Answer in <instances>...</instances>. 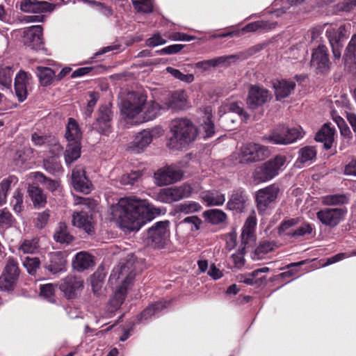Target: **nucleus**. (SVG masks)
<instances>
[{
  "mask_svg": "<svg viewBox=\"0 0 356 356\" xmlns=\"http://www.w3.org/2000/svg\"><path fill=\"white\" fill-rule=\"evenodd\" d=\"M228 110L231 112L237 113L244 120H247L249 117L243 108L237 102H232L229 104L228 105Z\"/></svg>",
  "mask_w": 356,
  "mask_h": 356,
  "instance_id": "64",
  "label": "nucleus"
},
{
  "mask_svg": "<svg viewBox=\"0 0 356 356\" xmlns=\"http://www.w3.org/2000/svg\"><path fill=\"white\" fill-rule=\"evenodd\" d=\"M202 220L197 216H192L185 218L181 221L180 224H186L188 225L191 231H197L200 229Z\"/></svg>",
  "mask_w": 356,
  "mask_h": 356,
  "instance_id": "62",
  "label": "nucleus"
},
{
  "mask_svg": "<svg viewBox=\"0 0 356 356\" xmlns=\"http://www.w3.org/2000/svg\"><path fill=\"white\" fill-rule=\"evenodd\" d=\"M170 134L168 147L172 149H181L195 140L197 129L190 120L177 118L170 124Z\"/></svg>",
  "mask_w": 356,
  "mask_h": 356,
  "instance_id": "3",
  "label": "nucleus"
},
{
  "mask_svg": "<svg viewBox=\"0 0 356 356\" xmlns=\"http://www.w3.org/2000/svg\"><path fill=\"white\" fill-rule=\"evenodd\" d=\"M356 56V33L354 34L346 48L343 57L346 61L352 60Z\"/></svg>",
  "mask_w": 356,
  "mask_h": 356,
  "instance_id": "59",
  "label": "nucleus"
},
{
  "mask_svg": "<svg viewBox=\"0 0 356 356\" xmlns=\"http://www.w3.org/2000/svg\"><path fill=\"white\" fill-rule=\"evenodd\" d=\"M269 99L268 91L258 86H251L249 89L247 104L250 108L254 109L262 106Z\"/></svg>",
  "mask_w": 356,
  "mask_h": 356,
  "instance_id": "21",
  "label": "nucleus"
},
{
  "mask_svg": "<svg viewBox=\"0 0 356 356\" xmlns=\"http://www.w3.org/2000/svg\"><path fill=\"white\" fill-rule=\"evenodd\" d=\"M348 28H350V24L341 25L337 29H328L326 31V35L329 41L330 39H333V42L340 43V41L347 36Z\"/></svg>",
  "mask_w": 356,
  "mask_h": 356,
  "instance_id": "39",
  "label": "nucleus"
},
{
  "mask_svg": "<svg viewBox=\"0 0 356 356\" xmlns=\"http://www.w3.org/2000/svg\"><path fill=\"white\" fill-rule=\"evenodd\" d=\"M19 275L18 263L13 258H9L4 271L0 277V286L5 290L11 289Z\"/></svg>",
  "mask_w": 356,
  "mask_h": 356,
  "instance_id": "19",
  "label": "nucleus"
},
{
  "mask_svg": "<svg viewBox=\"0 0 356 356\" xmlns=\"http://www.w3.org/2000/svg\"><path fill=\"white\" fill-rule=\"evenodd\" d=\"M286 157L277 155L273 159L257 166L252 173L255 183L260 184L271 180L285 168Z\"/></svg>",
  "mask_w": 356,
  "mask_h": 356,
  "instance_id": "6",
  "label": "nucleus"
},
{
  "mask_svg": "<svg viewBox=\"0 0 356 356\" xmlns=\"http://www.w3.org/2000/svg\"><path fill=\"white\" fill-rule=\"evenodd\" d=\"M257 225V218L254 213L251 214L246 219L241 232L242 245H247L255 240V228Z\"/></svg>",
  "mask_w": 356,
  "mask_h": 356,
  "instance_id": "25",
  "label": "nucleus"
},
{
  "mask_svg": "<svg viewBox=\"0 0 356 356\" xmlns=\"http://www.w3.org/2000/svg\"><path fill=\"white\" fill-rule=\"evenodd\" d=\"M81 156L80 141L69 142L65 152V161L67 165H71Z\"/></svg>",
  "mask_w": 356,
  "mask_h": 356,
  "instance_id": "36",
  "label": "nucleus"
},
{
  "mask_svg": "<svg viewBox=\"0 0 356 356\" xmlns=\"http://www.w3.org/2000/svg\"><path fill=\"white\" fill-rule=\"evenodd\" d=\"M316 152L313 147L307 146L299 150L298 160L300 163H307L316 158Z\"/></svg>",
  "mask_w": 356,
  "mask_h": 356,
  "instance_id": "51",
  "label": "nucleus"
},
{
  "mask_svg": "<svg viewBox=\"0 0 356 356\" xmlns=\"http://www.w3.org/2000/svg\"><path fill=\"white\" fill-rule=\"evenodd\" d=\"M275 245L272 241H264L260 242L259 245L255 249V254L257 259H261L266 254L273 251Z\"/></svg>",
  "mask_w": 356,
  "mask_h": 356,
  "instance_id": "52",
  "label": "nucleus"
},
{
  "mask_svg": "<svg viewBox=\"0 0 356 356\" xmlns=\"http://www.w3.org/2000/svg\"><path fill=\"white\" fill-rule=\"evenodd\" d=\"M280 188L275 184H270L258 190L254 195L257 211L263 215L274 203L279 195Z\"/></svg>",
  "mask_w": 356,
  "mask_h": 356,
  "instance_id": "10",
  "label": "nucleus"
},
{
  "mask_svg": "<svg viewBox=\"0 0 356 356\" xmlns=\"http://www.w3.org/2000/svg\"><path fill=\"white\" fill-rule=\"evenodd\" d=\"M112 118L113 112L111 109V105L101 106L98 110L96 120L92 125V129L101 134H106L111 132Z\"/></svg>",
  "mask_w": 356,
  "mask_h": 356,
  "instance_id": "16",
  "label": "nucleus"
},
{
  "mask_svg": "<svg viewBox=\"0 0 356 356\" xmlns=\"http://www.w3.org/2000/svg\"><path fill=\"white\" fill-rule=\"evenodd\" d=\"M135 275L136 273L130 262L120 264L114 268L109 280L112 283L113 280H119L121 284L117 287L113 298L109 301L108 305L111 312H115L120 307L126 298L128 286Z\"/></svg>",
  "mask_w": 356,
  "mask_h": 356,
  "instance_id": "4",
  "label": "nucleus"
},
{
  "mask_svg": "<svg viewBox=\"0 0 356 356\" xmlns=\"http://www.w3.org/2000/svg\"><path fill=\"white\" fill-rule=\"evenodd\" d=\"M15 180V177H10L3 179L0 184V206L6 203L7 193L10 189L12 182Z\"/></svg>",
  "mask_w": 356,
  "mask_h": 356,
  "instance_id": "56",
  "label": "nucleus"
},
{
  "mask_svg": "<svg viewBox=\"0 0 356 356\" xmlns=\"http://www.w3.org/2000/svg\"><path fill=\"white\" fill-rule=\"evenodd\" d=\"M236 58H238V56L236 55L223 56L212 59L199 61L195 64V66L198 69H202L206 71L210 70L211 67L227 65Z\"/></svg>",
  "mask_w": 356,
  "mask_h": 356,
  "instance_id": "24",
  "label": "nucleus"
},
{
  "mask_svg": "<svg viewBox=\"0 0 356 356\" xmlns=\"http://www.w3.org/2000/svg\"><path fill=\"white\" fill-rule=\"evenodd\" d=\"M142 173L140 170L131 171L130 173H126L122 175L120 183L122 185H134L141 177Z\"/></svg>",
  "mask_w": 356,
  "mask_h": 356,
  "instance_id": "55",
  "label": "nucleus"
},
{
  "mask_svg": "<svg viewBox=\"0 0 356 356\" xmlns=\"http://www.w3.org/2000/svg\"><path fill=\"white\" fill-rule=\"evenodd\" d=\"M30 74L24 71H19L15 79V90L19 102H23L27 97V85Z\"/></svg>",
  "mask_w": 356,
  "mask_h": 356,
  "instance_id": "26",
  "label": "nucleus"
},
{
  "mask_svg": "<svg viewBox=\"0 0 356 356\" xmlns=\"http://www.w3.org/2000/svg\"><path fill=\"white\" fill-rule=\"evenodd\" d=\"M310 64L317 74H324L329 72L332 63L329 58L327 47L320 44L313 50Z\"/></svg>",
  "mask_w": 356,
  "mask_h": 356,
  "instance_id": "13",
  "label": "nucleus"
},
{
  "mask_svg": "<svg viewBox=\"0 0 356 356\" xmlns=\"http://www.w3.org/2000/svg\"><path fill=\"white\" fill-rule=\"evenodd\" d=\"M167 72L170 74L175 79L186 83H190L194 81V75L193 74H184L180 70L173 68L172 67H168L166 68Z\"/></svg>",
  "mask_w": 356,
  "mask_h": 356,
  "instance_id": "49",
  "label": "nucleus"
},
{
  "mask_svg": "<svg viewBox=\"0 0 356 356\" xmlns=\"http://www.w3.org/2000/svg\"><path fill=\"white\" fill-rule=\"evenodd\" d=\"M184 177L183 170L177 165H170L159 168L154 177L158 186H167L176 183Z\"/></svg>",
  "mask_w": 356,
  "mask_h": 356,
  "instance_id": "12",
  "label": "nucleus"
},
{
  "mask_svg": "<svg viewBox=\"0 0 356 356\" xmlns=\"http://www.w3.org/2000/svg\"><path fill=\"white\" fill-rule=\"evenodd\" d=\"M94 265L93 257L86 252H79L76 253L72 261L74 269L79 272L83 271Z\"/></svg>",
  "mask_w": 356,
  "mask_h": 356,
  "instance_id": "30",
  "label": "nucleus"
},
{
  "mask_svg": "<svg viewBox=\"0 0 356 356\" xmlns=\"http://www.w3.org/2000/svg\"><path fill=\"white\" fill-rule=\"evenodd\" d=\"M201 199L209 207L221 206L225 202V195L219 191H205L200 193Z\"/></svg>",
  "mask_w": 356,
  "mask_h": 356,
  "instance_id": "31",
  "label": "nucleus"
},
{
  "mask_svg": "<svg viewBox=\"0 0 356 356\" xmlns=\"http://www.w3.org/2000/svg\"><path fill=\"white\" fill-rule=\"evenodd\" d=\"M159 136L158 129H144L139 132L130 143L129 148L135 153L142 152L152 141Z\"/></svg>",
  "mask_w": 356,
  "mask_h": 356,
  "instance_id": "18",
  "label": "nucleus"
},
{
  "mask_svg": "<svg viewBox=\"0 0 356 356\" xmlns=\"http://www.w3.org/2000/svg\"><path fill=\"white\" fill-rule=\"evenodd\" d=\"M29 195L33 202L34 208L40 209L44 207L47 204V197L42 189L31 186L28 189Z\"/></svg>",
  "mask_w": 356,
  "mask_h": 356,
  "instance_id": "35",
  "label": "nucleus"
},
{
  "mask_svg": "<svg viewBox=\"0 0 356 356\" xmlns=\"http://www.w3.org/2000/svg\"><path fill=\"white\" fill-rule=\"evenodd\" d=\"M141 202L134 197H125L111 207L113 220L124 232L138 231L144 225Z\"/></svg>",
  "mask_w": 356,
  "mask_h": 356,
  "instance_id": "1",
  "label": "nucleus"
},
{
  "mask_svg": "<svg viewBox=\"0 0 356 356\" xmlns=\"http://www.w3.org/2000/svg\"><path fill=\"white\" fill-rule=\"evenodd\" d=\"M168 220L159 221L147 229L145 241L148 245L161 248L170 236Z\"/></svg>",
  "mask_w": 356,
  "mask_h": 356,
  "instance_id": "9",
  "label": "nucleus"
},
{
  "mask_svg": "<svg viewBox=\"0 0 356 356\" xmlns=\"http://www.w3.org/2000/svg\"><path fill=\"white\" fill-rule=\"evenodd\" d=\"M313 231L312 225L309 223H305L300 227L296 229L289 231L286 233V235L290 238L297 239L301 236H304L307 234H310Z\"/></svg>",
  "mask_w": 356,
  "mask_h": 356,
  "instance_id": "47",
  "label": "nucleus"
},
{
  "mask_svg": "<svg viewBox=\"0 0 356 356\" xmlns=\"http://www.w3.org/2000/svg\"><path fill=\"white\" fill-rule=\"evenodd\" d=\"M334 129H332L327 124H325L323 127L317 132L315 140L318 142L323 143L324 148L329 149L331 148L334 142Z\"/></svg>",
  "mask_w": 356,
  "mask_h": 356,
  "instance_id": "33",
  "label": "nucleus"
},
{
  "mask_svg": "<svg viewBox=\"0 0 356 356\" xmlns=\"http://www.w3.org/2000/svg\"><path fill=\"white\" fill-rule=\"evenodd\" d=\"M304 132L300 127L289 128L284 126H278L272 132L264 137L275 145H289L302 138Z\"/></svg>",
  "mask_w": 356,
  "mask_h": 356,
  "instance_id": "7",
  "label": "nucleus"
},
{
  "mask_svg": "<svg viewBox=\"0 0 356 356\" xmlns=\"http://www.w3.org/2000/svg\"><path fill=\"white\" fill-rule=\"evenodd\" d=\"M204 218L213 225L225 222L227 219V214L220 209H209L204 212Z\"/></svg>",
  "mask_w": 356,
  "mask_h": 356,
  "instance_id": "38",
  "label": "nucleus"
},
{
  "mask_svg": "<svg viewBox=\"0 0 356 356\" xmlns=\"http://www.w3.org/2000/svg\"><path fill=\"white\" fill-rule=\"evenodd\" d=\"M13 209L16 213H19L23 209V193L19 188H17L13 193V198L10 201Z\"/></svg>",
  "mask_w": 356,
  "mask_h": 356,
  "instance_id": "53",
  "label": "nucleus"
},
{
  "mask_svg": "<svg viewBox=\"0 0 356 356\" xmlns=\"http://www.w3.org/2000/svg\"><path fill=\"white\" fill-rule=\"evenodd\" d=\"M60 289L67 299L75 298L83 289V280L81 277L67 275L60 281Z\"/></svg>",
  "mask_w": 356,
  "mask_h": 356,
  "instance_id": "17",
  "label": "nucleus"
},
{
  "mask_svg": "<svg viewBox=\"0 0 356 356\" xmlns=\"http://www.w3.org/2000/svg\"><path fill=\"white\" fill-rule=\"evenodd\" d=\"M132 4L139 13H151L154 10L153 0H132Z\"/></svg>",
  "mask_w": 356,
  "mask_h": 356,
  "instance_id": "46",
  "label": "nucleus"
},
{
  "mask_svg": "<svg viewBox=\"0 0 356 356\" xmlns=\"http://www.w3.org/2000/svg\"><path fill=\"white\" fill-rule=\"evenodd\" d=\"M55 286L53 284L40 285V294L47 301L54 302Z\"/></svg>",
  "mask_w": 356,
  "mask_h": 356,
  "instance_id": "57",
  "label": "nucleus"
},
{
  "mask_svg": "<svg viewBox=\"0 0 356 356\" xmlns=\"http://www.w3.org/2000/svg\"><path fill=\"white\" fill-rule=\"evenodd\" d=\"M72 182L74 188L79 192L88 194L90 191V183L81 167H76L72 170Z\"/></svg>",
  "mask_w": 356,
  "mask_h": 356,
  "instance_id": "23",
  "label": "nucleus"
},
{
  "mask_svg": "<svg viewBox=\"0 0 356 356\" xmlns=\"http://www.w3.org/2000/svg\"><path fill=\"white\" fill-rule=\"evenodd\" d=\"M54 8V4L50 3L46 1L22 0L20 3L21 10L28 13L51 12Z\"/></svg>",
  "mask_w": 356,
  "mask_h": 356,
  "instance_id": "22",
  "label": "nucleus"
},
{
  "mask_svg": "<svg viewBox=\"0 0 356 356\" xmlns=\"http://www.w3.org/2000/svg\"><path fill=\"white\" fill-rule=\"evenodd\" d=\"M135 275L136 273L130 262L120 264L114 268L109 280L112 283L113 280H119L121 284L117 287L113 298L109 301L108 305L111 312H115L120 307L126 298L128 286Z\"/></svg>",
  "mask_w": 356,
  "mask_h": 356,
  "instance_id": "5",
  "label": "nucleus"
},
{
  "mask_svg": "<svg viewBox=\"0 0 356 356\" xmlns=\"http://www.w3.org/2000/svg\"><path fill=\"white\" fill-rule=\"evenodd\" d=\"M168 109L179 111L186 109L188 106L186 94L183 90L174 92L165 102Z\"/></svg>",
  "mask_w": 356,
  "mask_h": 356,
  "instance_id": "27",
  "label": "nucleus"
},
{
  "mask_svg": "<svg viewBox=\"0 0 356 356\" xmlns=\"http://www.w3.org/2000/svg\"><path fill=\"white\" fill-rule=\"evenodd\" d=\"M49 217L50 212L49 210L38 213L35 218V226L39 229H42L47 224Z\"/></svg>",
  "mask_w": 356,
  "mask_h": 356,
  "instance_id": "63",
  "label": "nucleus"
},
{
  "mask_svg": "<svg viewBox=\"0 0 356 356\" xmlns=\"http://www.w3.org/2000/svg\"><path fill=\"white\" fill-rule=\"evenodd\" d=\"M347 213L346 208H325L316 213V218L324 225L332 228L344 220Z\"/></svg>",
  "mask_w": 356,
  "mask_h": 356,
  "instance_id": "14",
  "label": "nucleus"
},
{
  "mask_svg": "<svg viewBox=\"0 0 356 356\" xmlns=\"http://www.w3.org/2000/svg\"><path fill=\"white\" fill-rule=\"evenodd\" d=\"M165 307V302H158L149 305L141 312L139 321L148 320L152 316L161 312Z\"/></svg>",
  "mask_w": 356,
  "mask_h": 356,
  "instance_id": "41",
  "label": "nucleus"
},
{
  "mask_svg": "<svg viewBox=\"0 0 356 356\" xmlns=\"http://www.w3.org/2000/svg\"><path fill=\"white\" fill-rule=\"evenodd\" d=\"M13 74V67L10 66L2 65L0 67V86L9 88L12 83Z\"/></svg>",
  "mask_w": 356,
  "mask_h": 356,
  "instance_id": "45",
  "label": "nucleus"
},
{
  "mask_svg": "<svg viewBox=\"0 0 356 356\" xmlns=\"http://www.w3.org/2000/svg\"><path fill=\"white\" fill-rule=\"evenodd\" d=\"M247 197L243 191L240 190L234 191L229 198L226 207L227 209L241 213L245 209V204Z\"/></svg>",
  "mask_w": 356,
  "mask_h": 356,
  "instance_id": "29",
  "label": "nucleus"
},
{
  "mask_svg": "<svg viewBox=\"0 0 356 356\" xmlns=\"http://www.w3.org/2000/svg\"><path fill=\"white\" fill-rule=\"evenodd\" d=\"M44 169L50 173L59 172L62 170L60 163L55 156L49 157L44 161Z\"/></svg>",
  "mask_w": 356,
  "mask_h": 356,
  "instance_id": "54",
  "label": "nucleus"
},
{
  "mask_svg": "<svg viewBox=\"0 0 356 356\" xmlns=\"http://www.w3.org/2000/svg\"><path fill=\"white\" fill-rule=\"evenodd\" d=\"M273 88L277 100L287 97L296 88V83L285 79L276 80L273 82Z\"/></svg>",
  "mask_w": 356,
  "mask_h": 356,
  "instance_id": "28",
  "label": "nucleus"
},
{
  "mask_svg": "<svg viewBox=\"0 0 356 356\" xmlns=\"http://www.w3.org/2000/svg\"><path fill=\"white\" fill-rule=\"evenodd\" d=\"M24 44L34 51L46 50L42 38V27L40 25L31 26L24 31Z\"/></svg>",
  "mask_w": 356,
  "mask_h": 356,
  "instance_id": "15",
  "label": "nucleus"
},
{
  "mask_svg": "<svg viewBox=\"0 0 356 356\" xmlns=\"http://www.w3.org/2000/svg\"><path fill=\"white\" fill-rule=\"evenodd\" d=\"M15 223V218L6 208L0 211V229L9 228Z\"/></svg>",
  "mask_w": 356,
  "mask_h": 356,
  "instance_id": "48",
  "label": "nucleus"
},
{
  "mask_svg": "<svg viewBox=\"0 0 356 356\" xmlns=\"http://www.w3.org/2000/svg\"><path fill=\"white\" fill-rule=\"evenodd\" d=\"M193 193V188L188 183L180 186L161 188L156 195V199L165 204H171L189 197Z\"/></svg>",
  "mask_w": 356,
  "mask_h": 356,
  "instance_id": "8",
  "label": "nucleus"
},
{
  "mask_svg": "<svg viewBox=\"0 0 356 356\" xmlns=\"http://www.w3.org/2000/svg\"><path fill=\"white\" fill-rule=\"evenodd\" d=\"M201 205L195 201H185L175 207V211L184 214H190L201 210Z\"/></svg>",
  "mask_w": 356,
  "mask_h": 356,
  "instance_id": "40",
  "label": "nucleus"
},
{
  "mask_svg": "<svg viewBox=\"0 0 356 356\" xmlns=\"http://www.w3.org/2000/svg\"><path fill=\"white\" fill-rule=\"evenodd\" d=\"M348 200V197L344 194L328 195L322 197V203L328 206L347 204Z\"/></svg>",
  "mask_w": 356,
  "mask_h": 356,
  "instance_id": "43",
  "label": "nucleus"
},
{
  "mask_svg": "<svg viewBox=\"0 0 356 356\" xmlns=\"http://www.w3.org/2000/svg\"><path fill=\"white\" fill-rule=\"evenodd\" d=\"M24 266L31 275H35L40 265V259L38 257H27L23 262Z\"/></svg>",
  "mask_w": 356,
  "mask_h": 356,
  "instance_id": "58",
  "label": "nucleus"
},
{
  "mask_svg": "<svg viewBox=\"0 0 356 356\" xmlns=\"http://www.w3.org/2000/svg\"><path fill=\"white\" fill-rule=\"evenodd\" d=\"M245 245H243L240 248L238 252L234 253L232 255V259L234 264V266L236 268H241L245 265V259L243 257L245 254Z\"/></svg>",
  "mask_w": 356,
  "mask_h": 356,
  "instance_id": "61",
  "label": "nucleus"
},
{
  "mask_svg": "<svg viewBox=\"0 0 356 356\" xmlns=\"http://www.w3.org/2000/svg\"><path fill=\"white\" fill-rule=\"evenodd\" d=\"M104 276L100 273H95L90 277L92 291L96 296H100L104 284Z\"/></svg>",
  "mask_w": 356,
  "mask_h": 356,
  "instance_id": "50",
  "label": "nucleus"
},
{
  "mask_svg": "<svg viewBox=\"0 0 356 356\" xmlns=\"http://www.w3.org/2000/svg\"><path fill=\"white\" fill-rule=\"evenodd\" d=\"M202 129L204 132L205 137H212L215 133V125L213 122L211 120V115L208 113V115L205 121L202 124Z\"/></svg>",
  "mask_w": 356,
  "mask_h": 356,
  "instance_id": "60",
  "label": "nucleus"
},
{
  "mask_svg": "<svg viewBox=\"0 0 356 356\" xmlns=\"http://www.w3.org/2000/svg\"><path fill=\"white\" fill-rule=\"evenodd\" d=\"M54 239L62 244H69L74 240V236L70 233L66 224L60 222L55 229Z\"/></svg>",
  "mask_w": 356,
  "mask_h": 356,
  "instance_id": "34",
  "label": "nucleus"
},
{
  "mask_svg": "<svg viewBox=\"0 0 356 356\" xmlns=\"http://www.w3.org/2000/svg\"><path fill=\"white\" fill-rule=\"evenodd\" d=\"M39 250V239L33 238L25 239L21 243L19 251L24 254H35Z\"/></svg>",
  "mask_w": 356,
  "mask_h": 356,
  "instance_id": "42",
  "label": "nucleus"
},
{
  "mask_svg": "<svg viewBox=\"0 0 356 356\" xmlns=\"http://www.w3.org/2000/svg\"><path fill=\"white\" fill-rule=\"evenodd\" d=\"M37 70L40 83L44 86L51 84L55 76L54 72L45 67H38Z\"/></svg>",
  "mask_w": 356,
  "mask_h": 356,
  "instance_id": "44",
  "label": "nucleus"
},
{
  "mask_svg": "<svg viewBox=\"0 0 356 356\" xmlns=\"http://www.w3.org/2000/svg\"><path fill=\"white\" fill-rule=\"evenodd\" d=\"M269 155L268 148L258 143H247L241 148L240 156L242 162H257L266 159Z\"/></svg>",
  "mask_w": 356,
  "mask_h": 356,
  "instance_id": "11",
  "label": "nucleus"
},
{
  "mask_svg": "<svg viewBox=\"0 0 356 356\" xmlns=\"http://www.w3.org/2000/svg\"><path fill=\"white\" fill-rule=\"evenodd\" d=\"M161 109L154 102H147V96L138 92L129 94L121 104V112L133 124H140L154 119Z\"/></svg>",
  "mask_w": 356,
  "mask_h": 356,
  "instance_id": "2",
  "label": "nucleus"
},
{
  "mask_svg": "<svg viewBox=\"0 0 356 356\" xmlns=\"http://www.w3.org/2000/svg\"><path fill=\"white\" fill-rule=\"evenodd\" d=\"M65 137L69 142L80 141L82 137V133L76 121L73 118H70L67 127Z\"/></svg>",
  "mask_w": 356,
  "mask_h": 356,
  "instance_id": "37",
  "label": "nucleus"
},
{
  "mask_svg": "<svg viewBox=\"0 0 356 356\" xmlns=\"http://www.w3.org/2000/svg\"><path fill=\"white\" fill-rule=\"evenodd\" d=\"M72 224L79 228H82L86 233L93 232L91 218L85 211L74 212L72 215Z\"/></svg>",
  "mask_w": 356,
  "mask_h": 356,
  "instance_id": "32",
  "label": "nucleus"
},
{
  "mask_svg": "<svg viewBox=\"0 0 356 356\" xmlns=\"http://www.w3.org/2000/svg\"><path fill=\"white\" fill-rule=\"evenodd\" d=\"M48 260L45 262L44 268L51 273L56 274L66 270L67 254L58 251L48 253Z\"/></svg>",
  "mask_w": 356,
  "mask_h": 356,
  "instance_id": "20",
  "label": "nucleus"
}]
</instances>
